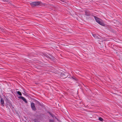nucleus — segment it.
<instances>
[{
  "instance_id": "1",
  "label": "nucleus",
  "mask_w": 122,
  "mask_h": 122,
  "mask_svg": "<svg viewBox=\"0 0 122 122\" xmlns=\"http://www.w3.org/2000/svg\"><path fill=\"white\" fill-rule=\"evenodd\" d=\"M94 17L96 21L98 23L102 26H105V24L101 20L96 16H94Z\"/></svg>"
},
{
  "instance_id": "2",
  "label": "nucleus",
  "mask_w": 122,
  "mask_h": 122,
  "mask_svg": "<svg viewBox=\"0 0 122 122\" xmlns=\"http://www.w3.org/2000/svg\"><path fill=\"white\" fill-rule=\"evenodd\" d=\"M40 1H35L30 3V5L32 7H34L40 5Z\"/></svg>"
},
{
  "instance_id": "3",
  "label": "nucleus",
  "mask_w": 122,
  "mask_h": 122,
  "mask_svg": "<svg viewBox=\"0 0 122 122\" xmlns=\"http://www.w3.org/2000/svg\"><path fill=\"white\" fill-rule=\"evenodd\" d=\"M6 103L7 105H8L10 108L12 107V105L10 101L7 99H6Z\"/></svg>"
},
{
  "instance_id": "4",
  "label": "nucleus",
  "mask_w": 122,
  "mask_h": 122,
  "mask_svg": "<svg viewBox=\"0 0 122 122\" xmlns=\"http://www.w3.org/2000/svg\"><path fill=\"white\" fill-rule=\"evenodd\" d=\"M31 108L32 110L34 111H35L36 110V109L35 106V104L33 102H32L31 104Z\"/></svg>"
},
{
  "instance_id": "5",
  "label": "nucleus",
  "mask_w": 122,
  "mask_h": 122,
  "mask_svg": "<svg viewBox=\"0 0 122 122\" xmlns=\"http://www.w3.org/2000/svg\"><path fill=\"white\" fill-rule=\"evenodd\" d=\"M18 97L19 99L22 100L25 103H27V102L26 101V100L23 97L19 96Z\"/></svg>"
},
{
  "instance_id": "6",
  "label": "nucleus",
  "mask_w": 122,
  "mask_h": 122,
  "mask_svg": "<svg viewBox=\"0 0 122 122\" xmlns=\"http://www.w3.org/2000/svg\"><path fill=\"white\" fill-rule=\"evenodd\" d=\"M0 102L1 104V105L4 106V99L2 98H1V99Z\"/></svg>"
},
{
  "instance_id": "7",
  "label": "nucleus",
  "mask_w": 122,
  "mask_h": 122,
  "mask_svg": "<svg viewBox=\"0 0 122 122\" xmlns=\"http://www.w3.org/2000/svg\"><path fill=\"white\" fill-rule=\"evenodd\" d=\"M85 15L87 16H89L90 15V13L87 11H86L85 12Z\"/></svg>"
},
{
  "instance_id": "8",
  "label": "nucleus",
  "mask_w": 122,
  "mask_h": 122,
  "mask_svg": "<svg viewBox=\"0 0 122 122\" xmlns=\"http://www.w3.org/2000/svg\"><path fill=\"white\" fill-rule=\"evenodd\" d=\"M93 36L96 38H98V37L97 35L96 34H92Z\"/></svg>"
},
{
  "instance_id": "9",
  "label": "nucleus",
  "mask_w": 122,
  "mask_h": 122,
  "mask_svg": "<svg viewBox=\"0 0 122 122\" xmlns=\"http://www.w3.org/2000/svg\"><path fill=\"white\" fill-rule=\"evenodd\" d=\"M16 92L20 96H21L22 95V94L21 93L20 91H16Z\"/></svg>"
},
{
  "instance_id": "10",
  "label": "nucleus",
  "mask_w": 122,
  "mask_h": 122,
  "mask_svg": "<svg viewBox=\"0 0 122 122\" xmlns=\"http://www.w3.org/2000/svg\"><path fill=\"white\" fill-rule=\"evenodd\" d=\"M61 76L63 77V78H66L67 76H65V75L64 74H62Z\"/></svg>"
},
{
  "instance_id": "11",
  "label": "nucleus",
  "mask_w": 122,
  "mask_h": 122,
  "mask_svg": "<svg viewBox=\"0 0 122 122\" xmlns=\"http://www.w3.org/2000/svg\"><path fill=\"white\" fill-rule=\"evenodd\" d=\"M70 78L71 79V78H72L74 79V80H76V77H75L74 76H72L71 77H70Z\"/></svg>"
},
{
  "instance_id": "12",
  "label": "nucleus",
  "mask_w": 122,
  "mask_h": 122,
  "mask_svg": "<svg viewBox=\"0 0 122 122\" xmlns=\"http://www.w3.org/2000/svg\"><path fill=\"white\" fill-rule=\"evenodd\" d=\"M98 120L101 121H103V120L102 118L101 117H99L98 118Z\"/></svg>"
},
{
  "instance_id": "13",
  "label": "nucleus",
  "mask_w": 122,
  "mask_h": 122,
  "mask_svg": "<svg viewBox=\"0 0 122 122\" xmlns=\"http://www.w3.org/2000/svg\"><path fill=\"white\" fill-rule=\"evenodd\" d=\"M37 103L38 105H39L40 106H42V104L41 103H40L39 102H37Z\"/></svg>"
},
{
  "instance_id": "14",
  "label": "nucleus",
  "mask_w": 122,
  "mask_h": 122,
  "mask_svg": "<svg viewBox=\"0 0 122 122\" xmlns=\"http://www.w3.org/2000/svg\"><path fill=\"white\" fill-rule=\"evenodd\" d=\"M49 122H54L53 120L50 119Z\"/></svg>"
},
{
  "instance_id": "15",
  "label": "nucleus",
  "mask_w": 122,
  "mask_h": 122,
  "mask_svg": "<svg viewBox=\"0 0 122 122\" xmlns=\"http://www.w3.org/2000/svg\"><path fill=\"white\" fill-rule=\"evenodd\" d=\"M49 113L52 117H54V116L53 114H51V113H50V112H49Z\"/></svg>"
},
{
  "instance_id": "16",
  "label": "nucleus",
  "mask_w": 122,
  "mask_h": 122,
  "mask_svg": "<svg viewBox=\"0 0 122 122\" xmlns=\"http://www.w3.org/2000/svg\"><path fill=\"white\" fill-rule=\"evenodd\" d=\"M3 1L5 2H8V0H2Z\"/></svg>"
},
{
  "instance_id": "17",
  "label": "nucleus",
  "mask_w": 122,
  "mask_h": 122,
  "mask_svg": "<svg viewBox=\"0 0 122 122\" xmlns=\"http://www.w3.org/2000/svg\"><path fill=\"white\" fill-rule=\"evenodd\" d=\"M8 105H7V104L6 105H5V106L6 107V108H8L9 109V108L8 106Z\"/></svg>"
}]
</instances>
